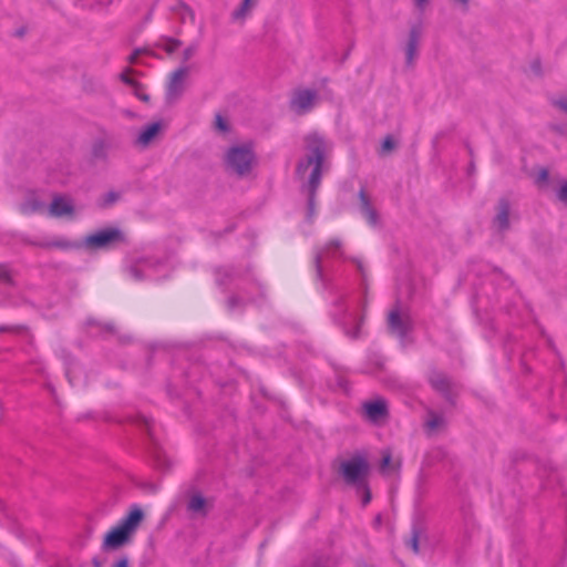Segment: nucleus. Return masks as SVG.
<instances>
[{
  "label": "nucleus",
  "instance_id": "72a5a7b5",
  "mask_svg": "<svg viewBox=\"0 0 567 567\" xmlns=\"http://www.w3.org/2000/svg\"><path fill=\"white\" fill-rule=\"evenodd\" d=\"M120 78H121L122 82H124L125 84H127L134 89L141 87V84L136 80L128 76L125 72L121 73Z\"/></svg>",
  "mask_w": 567,
  "mask_h": 567
},
{
  "label": "nucleus",
  "instance_id": "a18cd8bd",
  "mask_svg": "<svg viewBox=\"0 0 567 567\" xmlns=\"http://www.w3.org/2000/svg\"><path fill=\"white\" fill-rule=\"evenodd\" d=\"M134 90H135V95H136L140 100L145 101V102H147V101L150 100V96H148L147 94H145V93H140V91H138L140 89H134Z\"/></svg>",
  "mask_w": 567,
  "mask_h": 567
},
{
  "label": "nucleus",
  "instance_id": "f8f14e48",
  "mask_svg": "<svg viewBox=\"0 0 567 567\" xmlns=\"http://www.w3.org/2000/svg\"><path fill=\"white\" fill-rule=\"evenodd\" d=\"M422 33V27L420 23L411 27L409 32V39L405 45V63L408 66H412L414 59L417 55V47Z\"/></svg>",
  "mask_w": 567,
  "mask_h": 567
},
{
  "label": "nucleus",
  "instance_id": "bb28decb",
  "mask_svg": "<svg viewBox=\"0 0 567 567\" xmlns=\"http://www.w3.org/2000/svg\"><path fill=\"white\" fill-rule=\"evenodd\" d=\"M421 535V527L416 524L412 526L411 537L406 540V545L410 546L415 554H419V539Z\"/></svg>",
  "mask_w": 567,
  "mask_h": 567
},
{
  "label": "nucleus",
  "instance_id": "a19ab883",
  "mask_svg": "<svg viewBox=\"0 0 567 567\" xmlns=\"http://www.w3.org/2000/svg\"><path fill=\"white\" fill-rule=\"evenodd\" d=\"M548 171L546 168H543L538 174L537 182H546L548 179Z\"/></svg>",
  "mask_w": 567,
  "mask_h": 567
},
{
  "label": "nucleus",
  "instance_id": "3c124183",
  "mask_svg": "<svg viewBox=\"0 0 567 567\" xmlns=\"http://www.w3.org/2000/svg\"><path fill=\"white\" fill-rule=\"evenodd\" d=\"M92 564H93V567H103V566H102V563L99 560V558H97V557H94V558L92 559Z\"/></svg>",
  "mask_w": 567,
  "mask_h": 567
},
{
  "label": "nucleus",
  "instance_id": "39448f33",
  "mask_svg": "<svg viewBox=\"0 0 567 567\" xmlns=\"http://www.w3.org/2000/svg\"><path fill=\"white\" fill-rule=\"evenodd\" d=\"M370 464L363 455H353L340 465V475L347 485L358 487L368 482Z\"/></svg>",
  "mask_w": 567,
  "mask_h": 567
},
{
  "label": "nucleus",
  "instance_id": "6e6552de",
  "mask_svg": "<svg viewBox=\"0 0 567 567\" xmlns=\"http://www.w3.org/2000/svg\"><path fill=\"white\" fill-rule=\"evenodd\" d=\"M188 66H179L176 69L169 78V82L166 87V101L173 103L177 101L184 92V79L188 74Z\"/></svg>",
  "mask_w": 567,
  "mask_h": 567
},
{
  "label": "nucleus",
  "instance_id": "f03ea898",
  "mask_svg": "<svg viewBox=\"0 0 567 567\" xmlns=\"http://www.w3.org/2000/svg\"><path fill=\"white\" fill-rule=\"evenodd\" d=\"M312 265L316 272V281L320 282L321 288L334 298L331 303L334 308V310L331 311L333 322L339 326L343 333L350 339H359L362 334L361 328L365 319L364 313L357 316L349 310L347 306V295L340 290L331 278L323 274L320 251L313 256Z\"/></svg>",
  "mask_w": 567,
  "mask_h": 567
},
{
  "label": "nucleus",
  "instance_id": "5fc2aeb1",
  "mask_svg": "<svg viewBox=\"0 0 567 567\" xmlns=\"http://www.w3.org/2000/svg\"><path fill=\"white\" fill-rule=\"evenodd\" d=\"M86 323H87L89 326L97 324V322H96L94 319H89V320L86 321Z\"/></svg>",
  "mask_w": 567,
  "mask_h": 567
},
{
  "label": "nucleus",
  "instance_id": "7ed1b4c3",
  "mask_svg": "<svg viewBox=\"0 0 567 567\" xmlns=\"http://www.w3.org/2000/svg\"><path fill=\"white\" fill-rule=\"evenodd\" d=\"M256 163V154L251 144L235 145L225 155L226 169L245 177L250 174Z\"/></svg>",
  "mask_w": 567,
  "mask_h": 567
},
{
  "label": "nucleus",
  "instance_id": "f3484780",
  "mask_svg": "<svg viewBox=\"0 0 567 567\" xmlns=\"http://www.w3.org/2000/svg\"><path fill=\"white\" fill-rule=\"evenodd\" d=\"M73 212H74V207H73L72 203L61 196L54 197L50 205V213L52 216H55V217H62L65 215H70Z\"/></svg>",
  "mask_w": 567,
  "mask_h": 567
},
{
  "label": "nucleus",
  "instance_id": "bf43d9fd",
  "mask_svg": "<svg viewBox=\"0 0 567 567\" xmlns=\"http://www.w3.org/2000/svg\"><path fill=\"white\" fill-rule=\"evenodd\" d=\"M113 0H109V3H112Z\"/></svg>",
  "mask_w": 567,
  "mask_h": 567
},
{
  "label": "nucleus",
  "instance_id": "603ef678",
  "mask_svg": "<svg viewBox=\"0 0 567 567\" xmlns=\"http://www.w3.org/2000/svg\"><path fill=\"white\" fill-rule=\"evenodd\" d=\"M154 8H152L148 13L145 17V22H148L152 20Z\"/></svg>",
  "mask_w": 567,
  "mask_h": 567
},
{
  "label": "nucleus",
  "instance_id": "cd10ccee",
  "mask_svg": "<svg viewBox=\"0 0 567 567\" xmlns=\"http://www.w3.org/2000/svg\"><path fill=\"white\" fill-rule=\"evenodd\" d=\"M42 208V203L38 199H30L21 205V212L23 214H31L40 210Z\"/></svg>",
  "mask_w": 567,
  "mask_h": 567
},
{
  "label": "nucleus",
  "instance_id": "79ce46f5",
  "mask_svg": "<svg viewBox=\"0 0 567 567\" xmlns=\"http://www.w3.org/2000/svg\"><path fill=\"white\" fill-rule=\"evenodd\" d=\"M130 272H131V275H132L136 280H141V279L143 278V276H142L141 271H140L137 268H135V267H132V268L130 269Z\"/></svg>",
  "mask_w": 567,
  "mask_h": 567
},
{
  "label": "nucleus",
  "instance_id": "c85d7f7f",
  "mask_svg": "<svg viewBox=\"0 0 567 567\" xmlns=\"http://www.w3.org/2000/svg\"><path fill=\"white\" fill-rule=\"evenodd\" d=\"M227 308L229 311H234L237 308H244L246 300L237 295H231L227 299Z\"/></svg>",
  "mask_w": 567,
  "mask_h": 567
},
{
  "label": "nucleus",
  "instance_id": "423d86ee",
  "mask_svg": "<svg viewBox=\"0 0 567 567\" xmlns=\"http://www.w3.org/2000/svg\"><path fill=\"white\" fill-rule=\"evenodd\" d=\"M427 382L434 391L440 393L451 405L455 404V383L442 371L432 369L427 375Z\"/></svg>",
  "mask_w": 567,
  "mask_h": 567
},
{
  "label": "nucleus",
  "instance_id": "20e7f679",
  "mask_svg": "<svg viewBox=\"0 0 567 567\" xmlns=\"http://www.w3.org/2000/svg\"><path fill=\"white\" fill-rule=\"evenodd\" d=\"M126 243L125 234L116 227L100 229L87 235L83 240L84 247L90 250H109Z\"/></svg>",
  "mask_w": 567,
  "mask_h": 567
},
{
  "label": "nucleus",
  "instance_id": "aec40b11",
  "mask_svg": "<svg viewBox=\"0 0 567 567\" xmlns=\"http://www.w3.org/2000/svg\"><path fill=\"white\" fill-rule=\"evenodd\" d=\"M111 147V142L107 138L100 137L94 140L92 144V157L94 159L105 161L109 156V150Z\"/></svg>",
  "mask_w": 567,
  "mask_h": 567
},
{
  "label": "nucleus",
  "instance_id": "4be33fe9",
  "mask_svg": "<svg viewBox=\"0 0 567 567\" xmlns=\"http://www.w3.org/2000/svg\"><path fill=\"white\" fill-rule=\"evenodd\" d=\"M256 1L254 0H243L240 6L233 11L231 19L234 21H244L251 9L255 7Z\"/></svg>",
  "mask_w": 567,
  "mask_h": 567
},
{
  "label": "nucleus",
  "instance_id": "b1692460",
  "mask_svg": "<svg viewBox=\"0 0 567 567\" xmlns=\"http://www.w3.org/2000/svg\"><path fill=\"white\" fill-rule=\"evenodd\" d=\"M341 247H342V243H341V240H340V239H338V238H333V239H331V240H329V241L327 243V245L324 246V248H322V249H317V250L315 251V255H316L317 252H319V251L321 252V257H322L324 254H331V255L333 256V255H334V252H339V254L341 255V254H342V252H341Z\"/></svg>",
  "mask_w": 567,
  "mask_h": 567
},
{
  "label": "nucleus",
  "instance_id": "6ab92c4d",
  "mask_svg": "<svg viewBox=\"0 0 567 567\" xmlns=\"http://www.w3.org/2000/svg\"><path fill=\"white\" fill-rule=\"evenodd\" d=\"M161 131V123L159 122H153L148 125H146L142 132L140 133L136 143L143 146L148 145L159 133Z\"/></svg>",
  "mask_w": 567,
  "mask_h": 567
},
{
  "label": "nucleus",
  "instance_id": "4d7b16f0",
  "mask_svg": "<svg viewBox=\"0 0 567 567\" xmlns=\"http://www.w3.org/2000/svg\"><path fill=\"white\" fill-rule=\"evenodd\" d=\"M144 423H145V425H146V426H147V429H148V427H150V424H148V421H147L146 419L144 420Z\"/></svg>",
  "mask_w": 567,
  "mask_h": 567
},
{
  "label": "nucleus",
  "instance_id": "13d9d810",
  "mask_svg": "<svg viewBox=\"0 0 567 567\" xmlns=\"http://www.w3.org/2000/svg\"><path fill=\"white\" fill-rule=\"evenodd\" d=\"M470 169H474V164L471 163Z\"/></svg>",
  "mask_w": 567,
  "mask_h": 567
},
{
  "label": "nucleus",
  "instance_id": "c9c22d12",
  "mask_svg": "<svg viewBox=\"0 0 567 567\" xmlns=\"http://www.w3.org/2000/svg\"><path fill=\"white\" fill-rule=\"evenodd\" d=\"M215 123H216V127L219 131H221V132H228L229 131V126H228L226 120L220 114L216 115Z\"/></svg>",
  "mask_w": 567,
  "mask_h": 567
},
{
  "label": "nucleus",
  "instance_id": "49530a36",
  "mask_svg": "<svg viewBox=\"0 0 567 567\" xmlns=\"http://www.w3.org/2000/svg\"><path fill=\"white\" fill-rule=\"evenodd\" d=\"M352 261L357 265L358 270H359L362 275H364V267H363V264H362L359 259H357V258H353V259H352Z\"/></svg>",
  "mask_w": 567,
  "mask_h": 567
},
{
  "label": "nucleus",
  "instance_id": "de8ad7c7",
  "mask_svg": "<svg viewBox=\"0 0 567 567\" xmlns=\"http://www.w3.org/2000/svg\"><path fill=\"white\" fill-rule=\"evenodd\" d=\"M427 1L429 0H414V3L420 10H423Z\"/></svg>",
  "mask_w": 567,
  "mask_h": 567
},
{
  "label": "nucleus",
  "instance_id": "7c9ffc66",
  "mask_svg": "<svg viewBox=\"0 0 567 567\" xmlns=\"http://www.w3.org/2000/svg\"><path fill=\"white\" fill-rule=\"evenodd\" d=\"M118 199H120V194L114 190H110L105 194L102 206L109 207V206L113 205L115 202H117Z\"/></svg>",
  "mask_w": 567,
  "mask_h": 567
},
{
  "label": "nucleus",
  "instance_id": "5701e85b",
  "mask_svg": "<svg viewBox=\"0 0 567 567\" xmlns=\"http://www.w3.org/2000/svg\"><path fill=\"white\" fill-rule=\"evenodd\" d=\"M169 10L172 12L179 14L181 21L183 23L186 21L187 18H189L192 21H194L195 19L194 11L184 1H176L175 4L171 6Z\"/></svg>",
  "mask_w": 567,
  "mask_h": 567
},
{
  "label": "nucleus",
  "instance_id": "37998d69",
  "mask_svg": "<svg viewBox=\"0 0 567 567\" xmlns=\"http://www.w3.org/2000/svg\"><path fill=\"white\" fill-rule=\"evenodd\" d=\"M451 1L460 4L464 10L468 9L470 0H451Z\"/></svg>",
  "mask_w": 567,
  "mask_h": 567
},
{
  "label": "nucleus",
  "instance_id": "473e14b6",
  "mask_svg": "<svg viewBox=\"0 0 567 567\" xmlns=\"http://www.w3.org/2000/svg\"><path fill=\"white\" fill-rule=\"evenodd\" d=\"M556 197L559 202L567 205V181H565L556 192Z\"/></svg>",
  "mask_w": 567,
  "mask_h": 567
},
{
  "label": "nucleus",
  "instance_id": "f257e3e1",
  "mask_svg": "<svg viewBox=\"0 0 567 567\" xmlns=\"http://www.w3.org/2000/svg\"><path fill=\"white\" fill-rule=\"evenodd\" d=\"M306 156L300 158L296 165V176L303 179L309 167H312L309 177L301 184L300 192L307 198L306 220L312 223L316 216V200L318 189L326 165L327 142L322 135L317 132L309 133L305 136Z\"/></svg>",
  "mask_w": 567,
  "mask_h": 567
},
{
  "label": "nucleus",
  "instance_id": "ddd939ff",
  "mask_svg": "<svg viewBox=\"0 0 567 567\" xmlns=\"http://www.w3.org/2000/svg\"><path fill=\"white\" fill-rule=\"evenodd\" d=\"M509 200L506 197L499 198L497 203V213L493 218V225L497 228L498 231L504 233L509 229Z\"/></svg>",
  "mask_w": 567,
  "mask_h": 567
},
{
  "label": "nucleus",
  "instance_id": "c756f323",
  "mask_svg": "<svg viewBox=\"0 0 567 567\" xmlns=\"http://www.w3.org/2000/svg\"><path fill=\"white\" fill-rule=\"evenodd\" d=\"M358 492H362L363 493V496H362V505L363 506H367L370 502H371V491H370V487H369V483H364V486H358L355 487Z\"/></svg>",
  "mask_w": 567,
  "mask_h": 567
},
{
  "label": "nucleus",
  "instance_id": "6e6d98bb",
  "mask_svg": "<svg viewBox=\"0 0 567 567\" xmlns=\"http://www.w3.org/2000/svg\"><path fill=\"white\" fill-rule=\"evenodd\" d=\"M258 289L262 292V286L261 284L257 282Z\"/></svg>",
  "mask_w": 567,
  "mask_h": 567
},
{
  "label": "nucleus",
  "instance_id": "0eeeda50",
  "mask_svg": "<svg viewBox=\"0 0 567 567\" xmlns=\"http://www.w3.org/2000/svg\"><path fill=\"white\" fill-rule=\"evenodd\" d=\"M318 100V94L315 90L299 89L296 90L289 101V107L297 115H305L309 113Z\"/></svg>",
  "mask_w": 567,
  "mask_h": 567
},
{
  "label": "nucleus",
  "instance_id": "393cba45",
  "mask_svg": "<svg viewBox=\"0 0 567 567\" xmlns=\"http://www.w3.org/2000/svg\"><path fill=\"white\" fill-rule=\"evenodd\" d=\"M161 40L165 43L158 44L157 47L162 48L168 54H173L182 45V41L176 38L162 37Z\"/></svg>",
  "mask_w": 567,
  "mask_h": 567
},
{
  "label": "nucleus",
  "instance_id": "1a4fd4ad",
  "mask_svg": "<svg viewBox=\"0 0 567 567\" xmlns=\"http://www.w3.org/2000/svg\"><path fill=\"white\" fill-rule=\"evenodd\" d=\"M388 328L391 333L404 339L411 331L412 323L410 318L402 317L399 307H395L388 315Z\"/></svg>",
  "mask_w": 567,
  "mask_h": 567
},
{
  "label": "nucleus",
  "instance_id": "4468645a",
  "mask_svg": "<svg viewBox=\"0 0 567 567\" xmlns=\"http://www.w3.org/2000/svg\"><path fill=\"white\" fill-rule=\"evenodd\" d=\"M358 198L360 202V212L371 226H377L379 223V214L377 209L373 207L370 197L368 196L365 188L361 187L358 193Z\"/></svg>",
  "mask_w": 567,
  "mask_h": 567
},
{
  "label": "nucleus",
  "instance_id": "9b49d317",
  "mask_svg": "<svg viewBox=\"0 0 567 567\" xmlns=\"http://www.w3.org/2000/svg\"><path fill=\"white\" fill-rule=\"evenodd\" d=\"M131 538V535L116 525L104 536L102 546L105 550L117 549L130 543Z\"/></svg>",
  "mask_w": 567,
  "mask_h": 567
},
{
  "label": "nucleus",
  "instance_id": "2eb2a0df",
  "mask_svg": "<svg viewBox=\"0 0 567 567\" xmlns=\"http://www.w3.org/2000/svg\"><path fill=\"white\" fill-rule=\"evenodd\" d=\"M363 409L368 419L372 422H379L389 415L388 404L383 399L368 401L363 404Z\"/></svg>",
  "mask_w": 567,
  "mask_h": 567
},
{
  "label": "nucleus",
  "instance_id": "dca6fc26",
  "mask_svg": "<svg viewBox=\"0 0 567 567\" xmlns=\"http://www.w3.org/2000/svg\"><path fill=\"white\" fill-rule=\"evenodd\" d=\"M186 508L187 512L194 515L206 517L212 506L208 504L207 498L204 497L202 493L195 492L189 496Z\"/></svg>",
  "mask_w": 567,
  "mask_h": 567
},
{
  "label": "nucleus",
  "instance_id": "09e8293b",
  "mask_svg": "<svg viewBox=\"0 0 567 567\" xmlns=\"http://www.w3.org/2000/svg\"><path fill=\"white\" fill-rule=\"evenodd\" d=\"M140 53H141V50H140V49L135 50V51L130 55V58H128L130 62H131V63H134V62L136 61L137 55H138Z\"/></svg>",
  "mask_w": 567,
  "mask_h": 567
},
{
  "label": "nucleus",
  "instance_id": "8fccbe9b",
  "mask_svg": "<svg viewBox=\"0 0 567 567\" xmlns=\"http://www.w3.org/2000/svg\"><path fill=\"white\" fill-rule=\"evenodd\" d=\"M102 327H103V330L106 332H110V333L114 332V326L112 323H104Z\"/></svg>",
  "mask_w": 567,
  "mask_h": 567
},
{
  "label": "nucleus",
  "instance_id": "a211bd4d",
  "mask_svg": "<svg viewBox=\"0 0 567 567\" xmlns=\"http://www.w3.org/2000/svg\"><path fill=\"white\" fill-rule=\"evenodd\" d=\"M25 243L33 247H39L43 249L50 248H59V249H70L73 245L65 238H55L52 240H31L28 239Z\"/></svg>",
  "mask_w": 567,
  "mask_h": 567
},
{
  "label": "nucleus",
  "instance_id": "58836bf2",
  "mask_svg": "<svg viewBox=\"0 0 567 567\" xmlns=\"http://www.w3.org/2000/svg\"><path fill=\"white\" fill-rule=\"evenodd\" d=\"M530 69L533 70V72L535 74L540 75L542 74V63H540V60H534L530 63Z\"/></svg>",
  "mask_w": 567,
  "mask_h": 567
},
{
  "label": "nucleus",
  "instance_id": "4c0bfd02",
  "mask_svg": "<svg viewBox=\"0 0 567 567\" xmlns=\"http://www.w3.org/2000/svg\"><path fill=\"white\" fill-rule=\"evenodd\" d=\"M395 147L394 140L391 135H388L382 142V151L389 152Z\"/></svg>",
  "mask_w": 567,
  "mask_h": 567
},
{
  "label": "nucleus",
  "instance_id": "864d4df0",
  "mask_svg": "<svg viewBox=\"0 0 567 567\" xmlns=\"http://www.w3.org/2000/svg\"><path fill=\"white\" fill-rule=\"evenodd\" d=\"M24 32H25V30H24L23 28H22V29H19V30L17 31V35L22 37V35L24 34Z\"/></svg>",
  "mask_w": 567,
  "mask_h": 567
},
{
  "label": "nucleus",
  "instance_id": "a878e982",
  "mask_svg": "<svg viewBox=\"0 0 567 567\" xmlns=\"http://www.w3.org/2000/svg\"><path fill=\"white\" fill-rule=\"evenodd\" d=\"M427 415H429V419L425 423L426 427H429L430 430H437L439 427H441L443 424H444V417L440 414H437L436 412L430 410L427 412Z\"/></svg>",
  "mask_w": 567,
  "mask_h": 567
},
{
  "label": "nucleus",
  "instance_id": "2f4dec72",
  "mask_svg": "<svg viewBox=\"0 0 567 567\" xmlns=\"http://www.w3.org/2000/svg\"><path fill=\"white\" fill-rule=\"evenodd\" d=\"M27 326L17 324V326H0V333L2 332H11V333H22L27 330Z\"/></svg>",
  "mask_w": 567,
  "mask_h": 567
},
{
  "label": "nucleus",
  "instance_id": "e433bc0d",
  "mask_svg": "<svg viewBox=\"0 0 567 567\" xmlns=\"http://www.w3.org/2000/svg\"><path fill=\"white\" fill-rule=\"evenodd\" d=\"M197 44H190L183 51V61L187 62L197 51Z\"/></svg>",
  "mask_w": 567,
  "mask_h": 567
},
{
  "label": "nucleus",
  "instance_id": "ea45409f",
  "mask_svg": "<svg viewBox=\"0 0 567 567\" xmlns=\"http://www.w3.org/2000/svg\"><path fill=\"white\" fill-rule=\"evenodd\" d=\"M391 463V454L390 453H386L385 455H383L382 460H381V468L384 470Z\"/></svg>",
  "mask_w": 567,
  "mask_h": 567
},
{
  "label": "nucleus",
  "instance_id": "412c9836",
  "mask_svg": "<svg viewBox=\"0 0 567 567\" xmlns=\"http://www.w3.org/2000/svg\"><path fill=\"white\" fill-rule=\"evenodd\" d=\"M215 277L218 286L226 287L237 277V272L233 266L219 267L215 270Z\"/></svg>",
  "mask_w": 567,
  "mask_h": 567
},
{
  "label": "nucleus",
  "instance_id": "f704fd0d",
  "mask_svg": "<svg viewBox=\"0 0 567 567\" xmlns=\"http://www.w3.org/2000/svg\"><path fill=\"white\" fill-rule=\"evenodd\" d=\"M551 104L561 110L563 112L567 113V96L551 99Z\"/></svg>",
  "mask_w": 567,
  "mask_h": 567
},
{
  "label": "nucleus",
  "instance_id": "9d476101",
  "mask_svg": "<svg viewBox=\"0 0 567 567\" xmlns=\"http://www.w3.org/2000/svg\"><path fill=\"white\" fill-rule=\"evenodd\" d=\"M144 517L145 514L143 509L138 505H133L128 513L123 518H121L117 525L128 535L133 536L140 524L143 522Z\"/></svg>",
  "mask_w": 567,
  "mask_h": 567
},
{
  "label": "nucleus",
  "instance_id": "c03bdc74",
  "mask_svg": "<svg viewBox=\"0 0 567 567\" xmlns=\"http://www.w3.org/2000/svg\"><path fill=\"white\" fill-rule=\"evenodd\" d=\"M113 567H128V559L123 557Z\"/></svg>",
  "mask_w": 567,
  "mask_h": 567
}]
</instances>
